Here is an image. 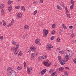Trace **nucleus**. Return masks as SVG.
<instances>
[{"label": "nucleus", "instance_id": "1", "mask_svg": "<svg viewBox=\"0 0 76 76\" xmlns=\"http://www.w3.org/2000/svg\"><path fill=\"white\" fill-rule=\"evenodd\" d=\"M66 56H65V58L66 59H69V56H72V54H73V53L70 50H66L65 52Z\"/></svg>", "mask_w": 76, "mask_h": 76}, {"label": "nucleus", "instance_id": "37", "mask_svg": "<svg viewBox=\"0 0 76 76\" xmlns=\"http://www.w3.org/2000/svg\"><path fill=\"white\" fill-rule=\"evenodd\" d=\"M37 1H35L33 2V4H37Z\"/></svg>", "mask_w": 76, "mask_h": 76}, {"label": "nucleus", "instance_id": "59", "mask_svg": "<svg viewBox=\"0 0 76 76\" xmlns=\"http://www.w3.org/2000/svg\"><path fill=\"white\" fill-rule=\"evenodd\" d=\"M51 62H50L48 64V66H50V65H51Z\"/></svg>", "mask_w": 76, "mask_h": 76}, {"label": "nucleus", "instance_id": "20", "mask_svg": "<svg viewBox=\"0 0 76 76\" xmlns=\"http://www.w3.org/2000/svg\"><path fill=\"white\" fill-rule=\"evenodd\" d=\"M12 44L13 45H16V42H15L14 41L12 40Z\"/></svg>", "mask_w": 76, "mask_h": 76}, {"label": "nucleus", "instance_id": "13", "mask_svg": "<svg viewBox=\"0 0 76 76\" xmlns=\"http://www.w3.org/2000/svg\"><path fill=\"white\" fill-rule=\"evenodd\" d=\"M57 8L58 9V10H61V9H62V8H61V7L59 5H57L56 6Z\"/></svg>", "mask_w": 76, "mask_h": 76}, {"label": "nucleus", "instance_id": "5", "mask_svg": "<svg viewBox=\"0 0 76 76\" xmlns=\"http://www.w3.org/2000/svg\"><path fill=\"white\" fill-rule=\"evenodd\" d=\"M32 68L30 67L29 68V67H27V72L28 74L30 75L31 74V71H32Z\"/></svg>", "mask_w": 76, "mask_h": 76}, {"label": "nucleus", "instance_id": "18", "mask_svg": "<svg viewBox=\"0 0 76 76\" xmlns=\"http://www.w3.org/2000/svg\"><path fill=\"white\" fill-rule=\"evenodd\" d=\"M51 76H57V74L54 72L51 75Z\"/></svg>", "mask_w": 76, "mask_h": 76}, {"label": "nucleus", "instance_id": "30", "mask_svg": "<svg viewBox=\"0 0 76 76\" xmlns=\"http://www.w3.org/2000/svg\"><path fill=\"white\" fill-rule=\"evenodd\" d=\"M71 3L72 4V5H74L75 4V3H74V1L73 0H71Z\"/></svg>", "mask_w": 76, "mask_h": 76}, {"label": "nucleus", "instance_id": "15", "mask_svg": "<svg viewBox=\"0 0 76 76\" xmlns=\"http://www.w3.org/2000/svg\"><path fill=\"white\" fill-rule=\"evenodd\" d=\"M22 67L21 66H19L18 67L17 69L18 70H22Z\"/></svg>", "mask_w": 76, "mask_h": 76}, {"label": "nucleus", "instance_id": "14", "mask_svg": "<svg viewBox=\"0 0 76 76\" xmlns=\"http://www.w3.org/2000/svg\"><path fill=\"white\" fill-rule=\"evenodd\" d=\"M17 16L18 18H20L22 17V14L20 13H19L17 15Z\"/></svg>", "mask_w": 76, "mask_h": 76}, {"label": "nucleus", "instance_id": "40", "mask_svg": "<svg viewBox=\"0 0 76 76\" xmlns=\"http://www.w3.org/2000/svg\"><path fill=\"white\" fill-rule=\"evenodd\" d=\"M73 6H74L73 5H71L70 6V9L71 10H72V9H73Z\"/></svg>", "mask_w": 76, "mask_h": 76}, {"label": "nucleus", "instance_id": "58", "mask_svg": "<svg viewBox=\"0 0 76 76\" xmlns=\"http://www.w3.org/2000/svg\"><path fill=\"white\" fill-rule=\"evenodd\" d=\"M60 5L61 6H63V4L62 3H61L60 4Z\"/></svg>", "mask_w": 76, "mask_h": 76}, {"label": "nucleus", "instance_id": "7", "mask_svg": "<svg viewBox=\"0 0 76 76\" xmlns=\"http://www.w3.org/2000/svg\"><path fill=\"white\" fill-rule=\"evenodd\" d=\"M48 30H45V32L43 35V37H45L46 36L47 34H48Z\"/></svg>", "mask_w": 76, "mask_h": 76}, {"label": "nucleus", "instance_id": "63", "mask_svg": "<svg viewBox=\"0 0 76 76\" xmlns=\"http://www.w3.org/2000/svg\"><path fill=\"white\" fill-rule=\"evenodd\" d=\"M66 13H69V11H66Z\"/></svg>", "mask_w": 76, "mask_h": 76}, {"label": "nucleus", "instance_id": "51", "mask_svg": "<svg viewBox=\"0 0 76 76\" xmlns=\"http://www.w3.org/2000/svg\"><path fill=\"white\" fill-rule=\"evenodd\" d=\"M51 72H53V70L51 69L49 71V73H51Z\"/></svg>", "mask_w": 76, "mask_h": 76}, {"label": "nucleus", "instance_id": "28", "mask_svg": "<svg viewBox=\"0 0 76 76\" xmlns=\"http://www.w3.org/2000/svg\"><path fill=\"white\" fill-rule=\"evenodd\" d=\"M4 4H1L0 6L1 9H3V8H4Z\"/></svg>", "mask_w": 76, "mask_h": 76}, {"label": "nucleus", "instance_id": "52", "mask_svg": "<svg viewBox=\"0 0 76 76\" xmlns=\"http://www.w3.org/2000/svg\"><path fill=\"white\" fill-rule=\"evenodd\" d=\"M69 29H72L73 28V26H69Z\"/></svg>", "mask_w": 76, "mask_h": 76}, {"label": "nucleus", "instance_id": "17", "mask_svg": "<svg viewBox=\"0 0 76 76\" xmlns=\"http://www.w3.org/2000/svg\"><path fill=\"white\" fill-rule=\"evenodd\" d=\"M21 8L22 9V10H23V11H25V10H26L25 7H24V6H21Z\"/></svg>", "mask_w": 76, "mask_h": 76}, {"label": "nucleus", "instance_id": "45", "mask_svg": "<svg viewBox=\"0 0 76 76\" xmlns=\"http://www.w3.org/2000/svg\"><path fill=\"white\" fill-rule=\"evenodd\" d=\"M3 36H1L0 37V39H1V40H3Z\"/></svg>", "mask_w": 76, "mask_h": 76}, {"label": "nucleus", "instance_id": "53", "mask_svg": "<svg viewBox=\"0 0 76 76\" xmlns=\"http://www.w3.org/2000/svg\"><path fill=\"white\" fill-rule=\"evenodd\" d=\"M10 67H8V68H7V72H8L9 70H10Z\"/></svg>", "mask_w": 76, "mask_h": 76}, {"label": "nucleus", "instance_id": "2", "mask_svg": "<svg viewBox=\"0 0 76 76\" xmlns=\"http://www.w3.org/2000/svg\"><path fill=\"white\" fill-rule=\"evenodd\" d=\"M8 75L9 76H16L17 74L15 71L11 70L9 72Z\"/></svg>", "mask_w": 76, "mask_h": 76}, {"label": "nucleus", "instance_id": "64", "mask_svg": "<svg viewBox=\"0 0 76 76\" xmlns=\"http://www.w3.org/2000/svg\"><path fill=\"white\" fill-rule=\"evenodd\" d=\"M62 61L63 62H65V60H64V59H62Z\"/></svg>", "mask_w": 76, "mask_h": 76}, {"label": "nucleus", "instance_id": "55", "mask_svg": "<svg viewBox=\"0 0 76 76\" xmlns=\"http://www.w3.org/2000/svg\"><path fill=\"white\" fill-rule=\"evenodd\" d=\"M65 69H66L67 70H69V68L68 67H65Z\"/></svg>", "mask_w": 76, "mask_h": 76}, {"label": "nucleus", "instance_id": "33", "mask_svg": "<svg viewBox=\"0 0 76 76\" xmlns=\"http://www.w3.org/2000/svg\"><path fill=\"white\" fill-rule=\"evenodd\" d=\"M56 33V32L55 31L53 30L51 32V34H53V35H54V34H55V33Z\"/></svg>", "mask_w": 76, "mask_h": 76}, {"label": "nucleus", "instance_id": "19", "mask_svg": "<svg viewBox=\"0 0 76 76\" xmlns=\"http://www.w3.org/2000/svg\"><path fill=\"white\" fill-rule=\"evenodd\" d=\"M48 61L46 62H44L43 63V64L45 66H46L47 65V64H48Z\"/></svg>", "mask_w": 76, "mask_h": 76}, {"label": "nucleus", "instance_id": "26", "mask_svg": "<svg viewBox=\"0 0 76 76\" xmlns=\"http://www.w3.org/2000/svg\"><path fill=\"white\" fill-rule=\"evenodd\" d=\"M1 15H4V10L2 9L1 10Z\"/></svg>", "mask_w": 76, "mask_h": 76}, {"label": "nucleus", "instance_id": "42", "mask_svg": "<svg viewBox=\"0 0 76 76\" xmlns=\"http://www.w3.org/2000/svg\"><path fill=\"white\" fill-rule=\"evenodd\" d=\"M73 61L75 64H76V58L74 59Z\"/></svg>", "mask_w": 76, "mask_h": 76}, {"label": "nucleus", "instance_id": "32", "mask_svg": "<svg viewBox=\"0 0 76 76\" xmlns=\"http://www.w3.org/2000/svg\"><path fill=\"white\" fill-rule=\"evenodd\" d=\"M64 75L65 76H68V73H67V71H65V72Z\"/></svg>", "mask_w": 76, "mask_h": 76}, {"label": "nucleus", "instance_id": "47", "mask_svg": "<svg viewBox=\"0 0 76 76\" xmlns=\"http://www.w3.org/2000/svg\"><path fill=\"white\" fill-rule=\"evenodd\" d=\"M11 50L12 51H14V50H15V48L13 47H11Z\"/></svg>", "mask_w": 76, "mask_h": 76}, {"label": "nucleus", "instance_id": "41", "mask_svg": "<svg viewBox=\"0 0 76 76\" xmlns=\"http://www.w3.org/2000/svg\"><path fill=\"white\" fill-rule=\"evenodd\" d=\"M55 38V37H54V36H52V37H51V40H53V39H54Z\"/></svg>", "mask_w": 76, "mask_h": 76}, {"label": "nucleus", "instance_id": "49", "mask_svg": "<svg viewBox=\"0 0 76 76\" xmlns=\"http://www.w3.org/2000/svg\"><path fill=\"white\" fill-rule=\"evenodd\" d=\"M63 28L64 29H67V27L65 26L63 27Z\"/></svg>", "mask_w": 76, "mask_h": 76}, {"label": "nucleus", "instance_id": "56", "mask_svg": "<svg viewBox=\"0 0 76 76\" xmlns=\"http://www.w3.org/2000/svg\"><path fill=\"white\" fill-rule=\"evenodd\" d=\"M43 31V33L44 34V33H45V29H44Z\"/></svg>", "mask_w": 76, "mask_h": 76}, {"label": "nucleus", "instance_id": "29", "mask_svg": "<svg viewBox=\"0 0 76 76\" xmlns=\"http://www.w3.org/2000/svg\"><path fill=\"white\" fill-rule=\"evenodd\" d=\"M58 53H59V54H63L64 53V51L63 50L59 51Z\"/></svg>", "mask_w": 76, "mask_h": 76}, {"label": "nucleus", "instance_id": "24", "mask_svg": "<svg viewBox=\"0 0 76 76\" xmlns=\"http://www.w3.org/2000/svg\"><path fill=\"white\" fill-rule=\"evenodd\" d=\"M29 28V26L28 25H26L24 26L25 29H28Z\"/></svg>", "mask_w": 76, "mask_h": 76}, {"label": "nucleus", "instance_id": "6", "mask_svg": "<svg viewBox=\"0 0 76 76\" xmlns=\"http://www.w3.org/2000/svg\"><path fill=\"white\" fill-rule=\"evenodd\" d=\"M46 72H47V69H45L42 70L41 72V75L42 76L44 74H45Z\"/></svg>", "mask_w": 76, "mask_h": 76}, {"label": "nucleus", "instance_id": "36", "mask_svg": "<svg viewBox=\"0 0 76 76\" xmlns=\"http://www.w3.org/2000/svg\"><path fill=\"white\" fill-rule=\"evenodd\" d=\"M37 12H38L37 10H35L34 12V15H36V14L37 13Z\"/></svg>", "mask_w": 76, "mask_h": 76}, {"label": "nucleus", "instance_id": "4", "mask_svg": "<svg viewBox=\"0 0 76 76\" xmlns=\"http://www.w3.org/2000/svg\"><path fill=\"white\" fill-rule=\"evenodd\" d=\"M30 49L31 51H33L34 52H35L37 50L36 48L34 47L33 45H31V46Z\"/></svg>", "mask_w": 76, "mask_h": 76}, {"label": "nucleus", "instance_id": "3", "mask_svg": "<svg viewBox=\"0 0 76 76\" xmlns=\"http://www.w3.org/2000/svg\"><path fill=\"white\" fill-rule=\"evenodd\" d=\"M53 48V46L50 44L46 46V48L48 50H51V49Z\"/></svg>", "mask_w": 76, "mask_h": 76}, {"label": "nucleus", "instance_id": "23", "mask_svg": "<svg viewBox=\"0 0 76 76\" xmlns=\"http://www.w3.org/2000/svg\"><path fill=\"white\" fill-rule=\"evenodd\" d=\"M22 56V51H20L18 53V57H20Z\"/></svg>", "mask_w": 76, "mask_h": 76}, {"label": "nucleus", "instance_id": "9", "mask_svg": "<svg viewBox=\"0 0 76 76\" xmlns=\"http://www.w3.org/2000/svg\"><path fill=\"white\" fill-rule=\"evenodd\" d=\"M58 58L59 62L61 61L62 58H61V56H58Z\"/></svg>", "mask_w": 76, "mask_h": 76}, {"label": "nucleus", "instance_id": "22", "mask_svg": "<svg viewBox=\"0 0 76 76\" xmlns=\"http://www.w3.org/2000/svg\"><path fill=\"white\" fill-rule=\"evenodd\" d=\"M41 58H42V56H39L38 57V61H40L41 60Z\"/></svg>", "mask_w": 76, "mask_h": 76}, {"label": "nucleus", "instance_id": "62", "mask_svg": "<svg viewBox=\"0 0 76 76\" xmlns=\"http://www.w3.org/2000/svg\"><path fill=\"white\" fill-rule=\"evenodd\" d=\"M26 53H29V51H28V50H26Z\"/></svg>", "mask_w": 76, "mask_h": 76}, {"label": "nucleus", "instance_id": "60", "mask_svg": "<svg viewBox=\"0 0 76 76\" xmlns=\"http://www.w3.org/2000/svg\"><path fill=\"white\" fill-rule=\"evenodd\" d=\"M39 26L40 27H42V24H40L39 25Z\"/></svg>", "mask_w": 76, "mask_h": 76}, {"label": "nucleus", "instance_id": "50", "mask_svg": "<svg viewBox=\"0 0 76 76\" xmlns=\"http://www.w3.org/2000/svg\"><path fill=\"white\" fill-rule=\"evenodd\" d=\"M43 1L42 0H41L40 1V2L39 3L41 4L43 3Z\"/></svg>", "mask_w": 76, "mask_h": 76}, {"label": "nucleus", "instance_id": "12", "mask_svg": "<svg viewBox=\"0 0 76 76\" xmlns=\"http://www.w3.org/2000/svg\"><path fill=\"white\" fill-rule=\"evenodd\" d=\"M39 39L38 38L36 39L35 40V44H38V43H39Z\"/></svg>", "mask_w": 76, "mask_h": 76}, {"label": "nucleus", "instance_id": "61", "mask_svg": "<svg viewBox=\"0 0 76 76\" xmlns=\"http://www.w3.org/2000/svg\"><path fill=\"white\" fill-rule=\"evenodd\" d=\"M23 64H24V65H26V62H24L23 63Z\"/></svg>", "mask_w": 76, "mask_h": 76}, {"label": "nucleus", "instance_id": "48", "mask_svg": "<svg viewBox=\"0 0 76 76\" xmlns=\"http://www.w3.org/2000/svg\"><path fill=\"white\" fill-rule=\"evenodd\" d=\"M71 37H72V38H73V37H75V35H74L73 34H72L71 35Z\"/></svg>", "mask_w": 76, "mask_h": 76}, {"label": "nucleus", "instance_id": "8", "mask_svg": "<svg viewBox=\"0 0 76 76\" xmlns=\"http://www.w3.org/2000/svg\"><path fill=\"white\" fill-rule=\"evenodd\" d=\"M13 23H14V20L13 19H12V20L11 23H10L9 25H8V27H9V26H11L13 24Z\"/></svg>", "mask_w": 76, "mask_h": 76}, {"label": "nucleus", "instance_id": "34", "mask_svg": "<svg viewBox=\"0 0 76 76\" xmlns=\"http://www.w3.org/2000/svg\"><path fill=\"white\" fill-rule=\"evenodd\" d=\"M59 62H60V64H61V65H62V66H63V65H64V64H65V63L62 62V61H60Z\"/></svg>", "mask_w": 76, "mask_h": 76}, {"label": "nucleus", "instance_id": "38", "mask_svg": "<svg viewBox=\"0 0 76 76\" xmlns=\"http://www.w3.org/2000/svg\"><path fill=\"white\" fill-rule=\"evenodd\" d=\"M14 54L15 56H17V54H18V51H15V52Z\"/></svg>", "mask_w": 76, "mask_h": 76}, {"label": "nucleus", "instance_id": "46", "mask_svg": "<svg viewBox=\"0 0 76 76\" xmlns=\"http://www.w3.org/2000/svg\"><path fill=\"white\" fill-rule=\"evenodd\" d=\"M56 50L57 51H59L60 50V48H58Z\"/></svg>", "mask_w": 76, "mask_h": 76}, {"label": "nucleus", "instance_id": "21", "mask_svg": "<svg viewBox=\"0 0 76 76\" xmlns=\"http://www.w3.org/2000/svg\"><path fill=\"white\" fill-rule=\"evenodd\" d=\"M31 58H34L35 57V54L34 53H32L31 54Z\"/></svg>", "mask_w": 76, "mask_h": 76}, {"label": "nucleus", "instance_id": "39", "mask_svg": "<svg viewBox=\"0 0 76 76\" xmlns=\"http://www.w3.org/2000/svg\"><path fill=\"white\" fill-rule=\"evenodd\" d=\"M56 27V24H53L52 25V27L53 28H54Z\"/></svg>", "mask_w": 76, "mask_h": 76}, {"label": "nucleus", "instance_id": "16", "mask_svg": "<svg viewBox=\"0 0 76 76\" xmlns=\"http://www.w3.org/2000/svg\"><path fill=\"white\" fill-rule=\"evenodd\" d=\"M12 3H13V1H12L10 0L8 1L7 2V3L8 4H12Z\"/></svg>", "mask_w": 76, "mask_h": 76}, {"label": "nucleus", "instance_id": "10", "mask_svg": "<svg viewBox=\"0 0 76 76\" xmlns=\"http://www.w3.org/2000/svg\"><path fill=\"white\" fill-rule=\"evenodd\" d=\"M8 9V12H10L12 11V6L10 5L9 6Z\"/></svg>", "mask_w": 76, "mask_h": 76}, {"label": "nucleus", "instance_id": "43", "mask_svg": "<svg viewBox=\"0 0 76 76\" xmlns=\"http://www.w3.org/2000/svg\"><path fill=\"white\" fill-rule=\"evenodd\" d=\"M60 39L59 37H58L57 39V42H60Z\"/></svg>", "mask_w": 76, "mask_h": 76}, {"label": "nucleus", "instance_id": "35", "mask_svg": "<svg viewBox=\"0 0 76 76\" xmlns=\"http://www.w3.org/2000/svg\"><path fill=\"white\" fill-rule=\"evenodd\" d=\"M46 57H46V55H43L42 56V58L43 59H45V58H46Z\"/></svg>", "mask_w": 76, "mask_h": 76}, {"label": "nucleus", "instance_id": "54", "mask_svg": "<svg viewBox=\"0 0 76 76\" xmlns=\"http://www.w3.org/2000/svg\"><path fill=\"white\" fill-rule=\"evenodd\" d=\"M66 59H65V62H67L68 61V59H66Z\"/></svg>", "mask_w": 76, "mask_h": 76}, {"label": "nucleus", "instance_id": "44", "mask_svg": "<svg viewBox=\"0 0 76 76\" xmlns=\"http://www.w3.org/2000/svg\"><path fill=\"white\" fill-rule=\"evenodd\" d=\"M66 15L67 16V17H68L69 18H70L71 17H70V14H66Z\"/></svg>", "mask_w": 76, "mask_h": 76}, {"label": "nucleus", "instance_id": "31", "mask_svg": "<svg viewBox=\"0 0 76 76\" xmlns=\"http://www.w3.org/2000/svg\"><path fill=\"white\" fill-rule=\"evenodd\" d=\"M20 8V6H15V9H19Z\"/></svg>", "mask_w": 76, "mask_h": 76}, {"label": "nucleus", "instance_id": "57", "mask_svg": "<svg viewBox=\"0 0 76 76\" xmlns=\"http://www.w3.org/2000/svg\"><path fill=\"white\" fill-rule=\"evenodd\" d=\"M62 26H63V27L64 26H65V25H64V24L62 23Z\"/></svg>", "mask_w": 76, "mask_h": 76}, {"label": "nucleus", "instance_id": "11", "mask_svg": "<svg viewBox=\"0 0 76 76\" xmlns=\"http://www.w3.org/2000/svg\"><path fill=\"white\" fill-rule=\"evenodd\" d=\"M18 47H19V44H17L16 45V48H15L14 50H15V51H18L17 50L18 49Z\"/></svg>", "mask_w": 76, "mask_h": 76}, {"label": "nucleus", "instance_id": "27", "mask_svg": "<svg viewBox=\"0 0 76 76\" xmlns=\"http://www.w3.org/2000/svg\"><path fill=\"white\" fill-rule=\"evenodd\" d=\"M2 22L4 26H6V22L4 21V20H2Z\"/></svg>", "mask_w": 76, "mask_h": 76}, {"label": "nucleus", "instance_id": "25", "mask_svg": "<svg viewBox=\"0 0 76 76\" xmlns=\"http://www.w3.org/2000/svg\"><path fill=\"white\" fill-rule=\"evenodd\" d=\"M64 69V68H63V67H61L59 68V71H61H61L63 70Z\"/></svg>", "mask_w": 76, "mask_h": 76}]
</instances>
